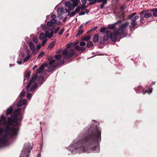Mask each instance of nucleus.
<instances>
[{
	"mask_svg": "<svg viewBox=\"0 0 157 157\" xmlns=\"http://www.w3.org/2000/svg\"><path fill=\"white\" fill-rule=\"evenodd\" d=\"M85 14V12H84L81 11L79 13V15H84Z\"/></svg>",
	"mask_w": 157,
	"mask_h": 157,
	"instance_id": "obj_56",
	"label": "nucleus"
},
{
	"mask_svg": "<svg viewBox=\"0 0 157 157\" xmlns=\"http://www.w3.org/2000/svg\"><path fill=\"white\" fill-rule=\"evenodd\" d=\"M144 20V18L143 17L140 16V21L141 23L142 24L143 23V22H142Z\"/></svg>",
	"mask_w": 157,
	"mask_h": 157,
	"instance_id": "obj_54",
	"label": "nucleus"
},
{
	"mask_svg": "<svg viewBox=\"0 0 157 157\" xmlns=\"http://www.w3.org/2000/svg\"><path fill=\"white\" fill-rule=\"evenodd\" d=\"M65 6L68 8L67 10L66 8L65 10L66 11V12H67L69 10H73L75 7V6L73 3H71L69 1H67L65 2Z\"/></svg>",
	"mask_w": 157,
	"mask_h": 157,
	"instance_id": "obj_9",
	"label": "nucleus"
},
{
	"mask_svg": "<svg viewBox=\"0 0 157 157\" xmlns=\"http://www.w3.org/2000/svg\"><path fill=\"white\" fill-rule=\"evenodd\" d=\"M79 0H72V2L74 4H77L79 2Z\"/></svg>",
	"mask_w": 157,
	"mask_h": 157,
	"instance_id": "obj_45",
	"label": "nucleus"
},
{
	"mask_svg": "<svg viewBox=\"0 0 157 157\" xmlns=\"http://www.w3.org/2000/svg\"><path fill=\"white\" fill-rule=\"evenodd\" d=\"M26 100H20L18 101L17 104V106L18 107H20L23 105H26Z\"/></svg>",
	"mask_w": 157,
	"mask_h": 157,
	"instance_id": "obj_12",
	"label": "nucleus"
},
{
	"mask_svg": "<svg viewBox=\"0 0 157 157\" xmlns=\"http://www.w3.org/2000/svg\"><path fill=\"white\" fill-rule=\"evenodd\" d=\"M126 8V6H121V9H122L124 10V9H125Z\"/></svg>",
	"mask_w": 157,
	"mask_h": 157,
	"instance_id": "obj_64",
	"label": "nucleus"
},
{
	"mask_svg": "<svg viewBox=\"0 0 157 157\" xmlns=\"http://www.w3.org/2000/svg\"><path fill=\"white\" fill-rule=\"evenodd\" d=\"M31 57V56H27L26 57V58L24 59L23 62L25 63L27 62L30 58Z\"/></svg>",
	"mask_w": 157,
	"mask_h": 157,
	"instance_id": "obj_35",
	"label": "nucleus"
},
{
	"mask_svg": "<svg viewBox=\"0 0 157 157\" xmlns=\"http://www.w3.org/2000/svg\"><path fill=\"white\" fill-rule=\"evenodd\" d=\"M152 91V89L151 88H148L147 89V90L145 92H147L149 93H151Z\"/></svg>",
	"mask_w": 157,
	"mask_h": 157,
	"instance_id": "obj_46",
	"label": "nucleus"
},
{
	"mask_svg": "<svg viewBox=\"0 0 157 157\" xmlns=\"http://www.w3.org/2000/svg\"><path fill=\"white\" fill-rule=\"evenodd\" d=\"M46 66V64L45 63L43 64L39 68L36 69V74H35L37 75V74L41 73L43 71L45 67Z\"/></svg>",
	"mask_w": 157,
	"mask_h": 157,
	"instance_id": "obj_11",
	"label": "nucleus"
},
{
	"mask_svg": "<svg viewBox=\"0 0 157 157\" xmlns=\"http://www.w3.org/2000/svg\"><path fill=\"white\" fill-rule=\"evenodd\" d=\"M45 52L43 51L41 52L37 57V59H39L42 57L44 55Z\"/></svg>",
	"mask_w": 157,
	"mask_h": 157,
	"instance_id": "obj_30",
	"label": "nucleus"
},
{
	"mask_svg": "<svg viewBox=\"0 0 157 157\" xmlns=\"http://www.w3.org/2000/svg\"><path fill=\"white\" fill-rule=\"evenodd\" d=\"M44 77L43 75L39 76L37 79V82L39 84L41 85L44 82Z\"/></svg>",
	"mask_w": 157,
	"mask_h": 157,
	"instance_id": "obj_14",
	"label": "nucleus"
},
{
	"mask_svg": "<svg viewBox=\"0 0 157 157\" xmlns=\"http://www.w3.org/2000/svg\"><path fill=\"white\" fill-rule=\"evenodd\" d=\"M75 48L78 51L83 52L85 51V48L84 47H81L78 45L75 46Z\"/></svg>",
	"mask_w": 157,
	"mask_h": 157,
	"instance_id": "obj_21",
	"label": "nucleus"
},
{
	"mask_svg": "<svg viewBox=\"0 0 157 157\" xmlns=\"http://www.w3.org/2000/svg\"><path fill=\"white\" fill-rule=\"evenodd\" d=\"M105 32L107 36H105L103 37L105 41H107L109 38H110L113 41H116L117 36L115 33H112L111 30L110 29L107 30Z\"/></svg>",
	"mask_w": 157,
	"mask_h": 157,
	"instance_id": "obj_7",
	"label": "nucleus"
},
{
	"mask_svg": "<svg viewBox=\"0 0 157 157\" xmlns=\"http://www.w3.org/2000/svg\"><path fill=\"white\" fill-rule=\"evenodd\" d=\"M151 12H153V15L154 16L157 17V8L150 10Z\"/></svg>",
	"mask_w": 157,
	"mask_h": 157,
	"instance_id": "obj_26",
	"label": "nucleus"
},
{
	"mask_svg": "<svg viewBox=\"0 0 157 157\" xmlns=\"http://www.w3.org/2000/svg\"><path fill=\"white\" fill-rule=\"evenodd\" d=\"M56 21L55 22V24L59 25L60 23V22L59 21H57L56 20H55Z\"/></svg>",
	"mask_w": 157,
	"mask_h": 157,
	"instance_id": "obj_57",
	"label": "nucleus"
},
{
	"mask_svg": "<svg viewBox=\"0 0 157 157\" xmlns=\"http://www.w3.org/2000/svg\"><path fill=\"white\" fill-rule=\"evenodd\" d=\"M76 13L75 11H74L71 13L69 15V16L70 17H73L76 14Z\"/></svg>",
	"mask_w": 157,
	"mask_h": 157,
	"instance_id": "obj_42",
	"label": "nucleus"
},
{
	"mask_svg": "<svg viewBox=\"0 0 157 157\" xmlns=\"http://www.w3.org/2000/svg\"><path fill=\"white\" fill-rule=\"evenodd\" d=\"M17 63L18 64H21L22 63V62L21 61H17Z\"/></svg>",
	"mask_w": 157,
	"mask_h": 157,
	"instance_id": "obj_60",
	"label": "nucleus"
},
{
	"mask_svg": "<svg viewBox=\"0 0 157 157\" xmlns=\"http://www.w3.org/2000/svg\"><path fill=\"white\" fill-rule=\"evenodd\" d=\"M80 7L82 10H84L87 8V7L85 5H81Z\"/></svg>",
	"mask_w": 157,
	"mask_h": 157,
	"instance_id": "obj_48",
	"label": "nucleus"
},
{
	"mask_svg": "<svg viewBox=\"0 0 157 157\" xmlns=\"http://www.w3.org/2000/svg\"><path fill=\"white\" fill-rule=\"evenodd\" d=\"M29 45L31 50L33 51V52H34L36 50L34 44L32 42H30Z\"/></svg>",
	"mask_w": 157,
	"mask_h": 157,
	"instance_id": "obj_25",
	"label": "nucleus"
},
{
	"mask_svg": "<svg viewBox=\"0 0 157 157\" xmlns=\"http://www.w3.org/2000/svg\"><path fill=\"white\" fill-rule=\"evenodd\" d=\"M121 20H119L117 22L113 23V24L109 25L108 28L110 29H114L115 27V25L118 23H121Z\"/></svg>",
	"mask_w": 157,
	"mask_h": 157,
	"instance_id": "obj_16",
	"label": "nucleus"
},
{
	"mask_svg": "<svg viewBox=\"0 0 157 157\" xmlns=\"http://www.w3.org/2000/svg\"><path fill=\"white\" fill-rule=\"evenodd\" d=\"M144 88L141 86H140L137 87H135L134 88L135 90L136 91V93H139L143 92Z\"/></svg>",
	"mask_w": 157,
	"mask_h": 157,
	"instance_id": "obj_15",
	"label": "nucleus"
},
{
	"mask_svg": "<svg viewBox=\"0 0 157 157\" xmlns=\"http://www.w3.org/2000/svg\"><path fill=\"white\" fill-rule=\"evenodd\" d=\"M106 29L105 27H102L100 29V32L102 33H106L105 32L106 31L105 30Z\"/></svg>",
	"mask_w": 157,
	"mask_h": 157,
	"instance_id": "obj_31",
	"label": "nucleus"
},
{
	"mask_svg": "<svg viewBox=\"0 0 157 157\" xmlns=\"http://www.w3.org/2000/svg\"><path fill=\"white\" fill-rule=\"evenodd\" d=\"M37 77V75L35 74L27 84L26 88L28 92L33 91L38 86L37 83L36 82H35L30 88L32 83L35 82Z\"/></svg>",
	"mask_w": 157,
	"mask_h": 157,
	"instance_id": "obj_2",
	"label": "nucleus"
},
{
	"mask_svg": "<svg viewBox=\"0 0 157 157\" xmlns=\"http://www.w3.org/2000/svg\"><path fill=\"white\" fill-rule=\"evenodd\" d=\"M60 64H61L64 63L65 61L63 60H61L59 61Z\"/></svg>",
	"mask_w": 157,
	"mask_h": 157,
	"instance_id": "obj_58",
	"label": "nucleus"
},
{
	"mask_svg": "<svg viewBox=\"0 0 157 157\" xmlns=\"http://www.w3.org/2000/svg\"><path fill=\"white\" fill-rule=\"evenodd\" d=\"M78 32L76 34V37H77L78 36H79L81 34H82L83 33V29H78Z\"/></svg>",
	"mask_w": 157,
	"mask_h": 157,
	"instance_id": "obj_27",
	"label": "nucleus"
},
{
	"mask_svg": "<svg viewBox=\"0 0 157 157\" xmlns=\"http://www.w3.org/2000/svg\"><path fill=\"white\" fill-rule=\"evenodd\" d=\"M58 65V64L55 63V65H54L52 66H50L48 68L47 70V71L48 72H51L54 69L56 68V66Z\"/></svg>",
	"mask_w": 157,
	"mask_h": 157,
	"instance_id": "obj_17",
	"label": "nucleus"
},
{
	"mask_svg": "<svg viewBox=\"0 0 157 157\" xmlns=\"http://www.w3.org/2000/svg\"><path fill=\"white\" fill-rule=\"evenodd\" d=\"M13 111V110L12 106H10L6 110V113L7 115H8L10 114L11 115V116H12V114Z\"/></svg>",
	"mask_w": 157,
	"mask_h": 157,
	"instance_id": "obj_20",
	"label": "nucleus"
},
{
	"mask_svg": "<svg viewBox=\"0 0 157 157\" xmlns=\"http://www.w3.org/2000/svg\"><path fill=\"white\" fill-rule=\"evenodd\" d=\"M46 37H48L46 36V34L45 35L44 33H42L40 34L39 39L40 40H44Z\"/></svg>",
	"mask_w": 157,
	"mask_h": 157,
	"instance_id": "obj_24",
	"label": "nucleus"
},
{
	"mask_svg": "<svg viewBox=\"0 0 157 157\" xmlns=\"http://www.w3.org/2000/svg\"><path fill=\"white\" fill-rule=\"evenodd\" d=\"M43 29L44 31L45 32V34L46 36L49 39L51 38L52 37L53 34L55 33L56 34L57 33L59 29V27L57 28L54 31H53V29H48L49 31H50L49 33V31L48 30H46L47 29V27L45 24H41L40 26Z\"/></svg>",
	"mask_w": 157,
	"mask_h": 157,
	"instance_id": "obj_4",
	"label": "nucleus"
},
{
	"mask_svg": "<svg viewBox=\"0 0 157 157\" xmlns=\"http://www.w3.org/2000/svg\"><path fill=\"white\" fill-rule=\"evenodd\" d=\"M21 108H18L15 109L13 112V116L17 117V115H20L21 113Z\"/></svg>",
	"mask_w": 157,
	"mask_h": 157,
	"instance_id": "obj_19",
	"label": "nucleus"
},
{
	"mask_svg": "<svg viewBox=\"0 0 157 157\" xmlns=\"http://www.w3.org/2000/svg\"><path fill=\"white\" fill-rule=\"evenodd\" d=\"M90 39V37L89 36H87L85 37L83 39V40L85 41H87Z\"/></svg>",
	"mask_w": 157,
	"mask_h": 157,
	"instance_id": "obj_37",
	"label": "nucleus"
},
{
	"mask_svg": "<svg viewBox=\"0 0 157 157\" xmlns=\"http://www.w3.org/2000/svg\"><path fill=\"white\" fill-rule=\"evenodd\" d=\"M129 25V22H126L119 26V28L117 29L115 33L117 36L118 35H123L127 31V28Z\"/></svg>",
	"mask_w": 157,
	"mask_h": 157,
	"instance_id": "obj_5",
	"label": "nucleus"
},
{
	"mask_svg": "<svg viewBox=\"0 0 157 157\" xmlns=\"http://www.w3.org/2000/svg\"><path fill=\"white\" fill-rule=\"evenodd\" d=\"M65 10L63 7H61L59 8L57 10V12L58 14V17L59 16L60 17L64 13Z\"/></svg>",
	"mask_w": 157,
	"mask_h": 157,
	"instance_id": "obj_13",
	"label": "nucleus"
},
{
	"mask_svg": "<svg viewBox=\"0 0 157 157\" xmlns=\"http://www.w3.org/2000/svg\"><path fill=\"white\" fill-rule=\"evenodd\" d=\"M47 41V40H46V39H44L43 40V42L41 44V45L42 46H43L45 45Z\"/></svg>",
	"mask_w": 157,
	"mask_h": 157,
	"instance_id": "obj_50",
	"label": "nucleus"
},
{
	"mask_svg": "<svg viewBox=\"0 0 157 157\" xmlns=\"http://www.w3.org/2000/svg\"><path fill=\"white\" fill-rule=\"evenodd\" d=\"M99 36L98 34L95 35L93 38V41L94 43H97L98 40Z\"/></svg>",
	"mask_w": 157,
	"mask_h": 157,
	"instance_id": "obj_22",
	"label": "nucleus"
},
{
	"mask_svg": "<svg viewBox=\"0 0 157 157\" xmlns=\"http://www.w3.org/2000/svg\"><path fill=\"white\" fill-rule=\"evenodd\" d=\"M81 1L82 4L85 5L87 2V0H81Z\"/></svg>",
	"mask_w": 157,
	"mask_h": 157,
	"instance_id": "obj_55",
	"label": "nucleus"
},
{
	"mask_svg": "<svg viewBox=\"0 0 157 157\" xmlns=\"http://www.w3.org/2000/svg\"><path fill=\"white\" fill-rule=\"evenodd\" d=\"M32 149V147L30 144H25L20 157H29Z\"/></svg>",
	"mask_w": 157,
	"mask_h": 157,
	"instance_id": "obj_3",
	"label": "nucleus"
},
{
	"mask_svg": "<svg viewBox=\"0 0 157 157\" xmlns=\"http://www.w3.org/2000/svg\"><path fill=\"white\" fill-rule=\"evenodd\" d=\"M63 55V58L64 59H67L71 58L75 54V52L73 49H70L68 51L67 49H64L62 52Z\"/></svg>",
	"mask_w": 157,
	"mask_h": 157,
	"instance_id": "obj_6",
	"label": "nucleus"
},
{
	"mask_svg": "<svg viewBox=\"0 0 157 157\" xmlns=\"http://www.w3.org/2000/svg\"><path fill=\"white\" fill-rule=\"evenodd\" d=\"M101 133V129L95 123L90 128L86 127L67 149L74 154L82 152L99 153Z\"/></svg>",
	"mask_w": 157,
	"mask_h": 157,
	"instance_id": "obj_1",
	"label": "nucleus"
},
{
	"mask_svg": "<svg viewBox=\"0 0 157 157\" xmlns=\"http://www.w3.org/2000/svg\"><path fill=\"white\" fill-rule=\"evenodd\" d=\"M98 28V27L97 26H95L94 28L91 29L90 30H89L90 32L91 33V32H93L96 29H97Z\"/></svg>",
	"mask_w": 157,
	"mask_h": 157,
	"instance_id": "obj_41",
	"label": "nucleus"
},
{
	"mask_svg": "<svg viewBox=\"0 0 157 157\" xmlns=\"http://www.w3.org/2000/svg\"><path fill=\"white\" fill-rule=\"evenodd\" d=\"M105 41L104 40L103 38L102 40H101L100 42V44H103L105 43Z\"/></svg>",
	"mask_w": 157,
	"mask_h": 157,
	"instance_id": "obj_52",
	"label": "nucleus"
},
{
	"mask_svg": "<svg viewBox=\"0 0 157 157\" xmlns=\"http://www.w3.org/2000/svg\"><path fill=\"white\" fill-rule=\"evenodd\" d=\"M33 41L36 44H37L38 42V39L36 37H33Z\"/></svg>",
	"mask_w": 157,
	"mask_h": 157,
	"instance_id": "obj_49",
	"label": "nucleus"
},
{
	"mask_svg": "<svg viewBox=\"0 0 157 157\" xmlns=\"http://www.w3.org/2000/svg\"><path fill=\"white\" fill-rule=\"evenodd\" d=\"M37 67V65H35L33 67V69L34 70Z\"/></svg>",
	"mask_w": 157,
	"mask_h": 157,
	"instance_id": "obj_61",
	"label": "nucleus"
},
{
	"mask_svg": "<svg viewBox=\"0 0 157 157\" xmlns=\"http://www.w3.org/2000/svg\"><path fill=\"white\" fill-rule=\"evenodd\" d=\"M64 31V28H62L60 31L58 33V34L59 35H61L63 33Z\"/></svg>",
	"mask_w": 157,
	"mask_h": 157,
	"instance_id": "obj_47",
	"label": "nucleus"
},
{
	"mask_svg": "<svg viewBox=\"0 0 157 157\" xmlns=\"http://www.w3.org/2000/svg\"><path fill=\"white\" fill-rule=\"evenodd\" d=\"M83 24H81L78 28V29H81L83 27Z\"/></svg>",
	"mask_w": 157,
	"mask_h": 157,
	"instance_id": "obj_59",
	"label": "nucleus"
},
{
	"mask_svg": "<svg viewBox=\"0 0 157 157\" xmlns=\"http://www.w3.org/2000/svg\"><path fill=\"white\" fill-rule=\"evenodd\" d=\"M56 21L55 20L51 19L50 21H48L47 24L48 26L50 27L55 25V22Z\"/></svg>",
	"mask_w": 157,
	"mask_h": 157,
	"instance_id": "obj_18",
	"label": "nucleus"
},
{
	"mask_svg": "<svg viewBox=\"0 0 157 157\" xmlns=\"http://www.w3.org/2000/svg\"><path fill=\"white\" fill-rule=\"evenodd\" d=\"M29 92H28V93H27V97L28 99H30L32 97V95L31 94L29 93Z\"/></svg>",
	"mask_w": 157,
	"mask_h": 157,
	"instance_id": "obj_40",
	"label": "nucleus"
},
{
	"mask_svg": "<svg viewBox=\"0 0 157 157\" xmlns=\"http://www.w3.org/2000/svg\"><path fill=\"white\" fill-rule=\"evenodd\" d=\"M98 2L99 3L102 2V3L105 4L107 2V0H98Z\"/></svg>",
	"mask_w": 157,
	"mask_h": 157,
	"instance_id": "obj_36",
	"label": "nucleus"
},
{
	"mask_svg": "<svg viewBox=\"0 0 157 157\" xmlns=\"http://www.w3.org/2000/svg\"><path fill=\"white\" fill-rule=\"evenodd\" d=\"M31 72L30 71H29L25 77V78L24 79V82H25V80H28L29 78L31 75Z\"/></svg>",
	"mask_w": 157,
	"mask_h": 157,
	"instance_id": "obj_28",
	"label": "nucleus"
},
{
	"mask_svg": "<svg viewBox=\"0 0 157 157\" xmlns=\"http://www.w3.org/2000/svg\"><path fill=\"white\" fill-rule=\"evenodd\" d=\"M55 44V42L54 41L51 42L48 47V49L51 50Z\"/></svg>",
	"mask_w": 157,
	"mask_h": 157,
	"instance_id": "obj_23",
	"label": "nucleus"
},
{
	"mask_svg": "<svg viewBox=\"0 0 157 157\" xmlns=\"http://www.w3.org/2000/svg\"><path fill=\"white\" fill-rule=\"evenodd\" d=\"M104 4H102L100 5V8L101 9H102L104 6Z\"/></svg>",
	"mask_w": 157,
	"mask_h": 157,
	"instance_id": "obj_63",
	"label": "nucleus"
},
{
	"mask_svg": "<svg viewBox=\"0 0 157 157\" xmlns=\"http://www.w3.org/2000/svg\"><path fill=\"white\" fill-rule=\"evenodd\" d=\"M136 14V13H134L132 14L129 15L127 17V19H131V24L133 27H135L137 25L136 20L138 19L139 17L138 16H136L134 17H133Z\"/></svg>",
	"mask_w": 157,
	"mask_h": 157,
	"instance_id": "obj_8",
	"label": "nucleus"
},
{
	"mask_svg": "<svg viewBox=\"0 0 157 157\" xmlns=\"http://www.w3.org/2000/svg\"><path fill=\"white\" fill-rule=\"evenodd\" d=\"M81 9V8L80 7L78 6L75 9V11L76 13H78L79 11Z\"/></svg>",
	"mask_w": 157,
	"mask_h": 157,
	"instance_id": "obj_38",
	"label": "nucleus"
},
{
	"mask_svg": "<svg viewBox=\"0 0 157 157\" xmlns=\"http://www.w3.org/2000/svg\"><path fill=\"white\" fill-rule=\"evenodd\" d=\"M19 56L21 57V58H23L25 56V54L23 52H21L19 54Z\"/></svg>",
	"mask_w": 157,
	"mask_h": 157,
	"instance_id": "obj_43",
	"label": "nucleus"
},
{
	"mask_svg": "<svg viewBox=\"0 0 157 157\" xmlns=\"http://www.w3.org/2000/svg\"><path fill=\"white\" fill-rule=\"evenodd\" d=\"M25 94V92L24 91H22L20 94V96L21 97H24Z\"/></svg>",
	"mask_w": 157,
	"mask_h": 157,
	"instance_id": "obj_39",
	"label": "nucleus"
},
{
	"mask_svg": "<svg viewBox=\"0 0 157 157\" xmlns=\"http://www.w3.org/2000/svg\"><path fill=\"white\" fill-rule=\"evenodd\" d=\"M88 1L90 2V5H91L92 4L94 3L98 2V0H88Z\"/></svg>",
	"mask_w": 157,
	"mask_h": 157,
	"instance_id": "obj_34",
	"label": "nucleus"
},
{
	"mask_svg": "<svg viewBox=\"0 0 157 157\" xmlns=\"http://www.w3.org/2000/svg\"><path fill=\"white\" fill-rule=\"evenodd\" d=\"M148 10H143L140 12V15H141L144 13V17L146 18H148L151 17L152 16V14L151 13H148Z\"/></svg>",
	"mask_w": 157,
	"mask_h": 157,
	"instance_id": "obj_10",
	"label": "nucleus"
},
{
	"mask_svg": "<svg viewBox=\"0 0 157 157\" xmlns=\"http://www.w3.org/2000/svg\"><path fill=\"white\" fill-rule=\"evenodd\" d=\"M86 43L85 42H84V41H81L80 43V44H79V45L80 46H84V45H85L86 44Z\"/></svg>",
	"mask_w": 157,
	"mask_h": 157,
	"instance_id": "obj_51",
	"label": "nucleus"
},
{
	"mask_svg": "<svg viewBox=\"0 0 157 157\" xmlns=\"http://www.w3.org/2000/svg\"><path fill=\"white\" fill-rule=\"evenodd\" d=\"M27 56H31V55L30 54V51L29 49L27 50Z\"/></svg>",
	"mask_w": 157,
	"mask_h": 157,
	"instance_id": "obj_44",
	"label": "nucleus"
},
{
	"mask_svg": "<svg viewBox=\"0 0 157 157\" xmlns=\"http://www.w3.org/2000/svg\"><path fill=\"white\" fill-rule=\"evenodd\" d=\"M62 57V56L60 54H58L55 56V58L56 59L59 60Z\"/></svg>",
	"mask_w": 157,
	"mask_h": 157,
	"instance_id": "obj_33",
	"label": "nucleus"
},
{
	"mask_svg": "<svg viewBox=\"0 0 157 157\" xmlns=\"http://www.w3.org/2000/svg\"><path fill=\"white\" fill-rule=\"evenodd\" d=\"M93 46V43L91 41H88L87 42V48H90L91 47Z\"/></svg>",
	"mask_w": 157,
	"mask_h": 157,
	"instance_id": "obj_29",
	"label": "nucleus"
},
{
	"mask_svg": "<svg viewBox=\"0 0 157 157\" xmlns=\"http://www.w3.org/2000/svg\"><path fill=\"white\" fill-rule=\"evenodd\" d=\"M40 47H41V46H40V44L38 45L37 46V48H36L37 49H40Z\"/></svg>",
	"mask_w": 157,
	"mask_h": 157,
	"instance_id": "obj_62",
	"label": "nucleus"
},
{
	"mask_svg": "<svg viewBox=\"0 0 157 157\" xmlns=\"http://www.w3.org/2000/svg\"><path fill=\"white\" fill-rule=\"evenodd\" d=\"M55 61L54 59H52L50 60V61L49 62V65L51 66H53V64H55Z\"/></svg>",
	"mask_w": 157,
	"mask_h": 157,
	"instance_id": "obj_32",
	"label": "nucleus"
},
{
	"mask_svg": "<svg viewBox=\"0 0 157 157\" xmlns=\"http://www.w3.org/2000/svg\"><path fill=\"white\" fill-rule=\"evenodd\" d=\"M52 19L56 20L55 18H56V16L55 15L53 14L51 16Z\"/></svg>",
	"mask_w": 157,
	"mask_h": 157,
	"instance_id": "obj_53",
	"label": "nucleus"
}]
</instances>
